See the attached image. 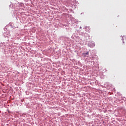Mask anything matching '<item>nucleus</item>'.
<instances>
[{
	"label": "nucleus",
	"mask_w": 126,
	"mask_h": 126,
	"mask_svg": "<svg viewBox=\"0 0 126 126\" xmlns=\"http://www.w3.org/2000/svg\"><path fill=\"white\" fill-rule=\"evenodd\" d=\"M88 55H89V52H88L83 53V57H86V56H88Z\"/></svg>",
	"instance_id": "1"
}]
</instances>
